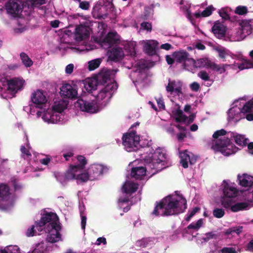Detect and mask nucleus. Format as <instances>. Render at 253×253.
Wrapping results in <instances>:
<instances>
[{
    "label": "nucleus",
    "mask_w": 253,
    "mask_h": 253,
    "mask_svg": "<svg viewBox=\"0 0 253 253\" xmlns=\"http://www.w3.org/2000/svg\"><path fill=\"white\" fill-rule=\"evenodd\" d=\"M174 59L178 63L191 61L192 58H188L189 53L186 51L174 52L172 54Z\"/></svg>",
    "instance_id": "23"
},
{
    "label": "nucleus",
    "mask_w": 253,
    "mask_h": 253,
    "mask_svg": "<svg viewBox=\"0 0 253 253\" xmlns=\"http://www.w3.org/2000/svg\"><path fill=\"white\" fill-rule=\"evenodd\" d=\"M82 171L83 170H80V172H77L76 180L78 182H85L90 180V176L88 171L82 172Z\"/></svg>",
    "instance_id": "39"
},
{
    "label": "nucleus",
    "mask_w": 253,
    "mask_h": 253,
    "mask_svg": "<svg viewBox=\"0 0 253 253\" xmlns=\"http://www.w3.org/2000/svg\"><path fill=\"white\" fill-rule=\"evenodd\" d=\"M179 156L180 158V163L184 168L186 169L188 167V162L191 164H192V162L190 160V156L188 154V151L185 150L183 152L180 153Z\"/></svg>",
    "instance_id": "29"
},
{
    "label": "nucleus",
    "mask_w": 253,
    "mask_h": 253,
    "mask_svg": "<svg viewBox=\"0 0 253 253\" xmlns=\"http://www.w3.org/2000/svg\"><path fill=\"white\" fill-rule=\"evenodd\" d=\"M253 68V61L250 62L249 60H245V62L239 66L240 70Z\"/></svg>",
    "instance_id": "46"
},
{
    "label": "nucleus",
    "mask_w": 253,
    "mask_h": 253,
    "mask_svg": "<svg viewBox=\"0 0 253 253\" xmlns=\"http://www.w3.org/2000/svg\"><path fill=\"white\" fill-rule=\"evenodd\" d=\"M5 6L7 13L13 17H18L23 8L21 1L18 0H9Z\"/></svg>",
    "instance_id": "9"
},
{
    "label": "nucleus",
    "mask_w": 253,
    "mask_h": 253,
    "mask_svg": "<svg viewBox=\"0 0 253 253\" xmlns=\"http://www.w3.org/2000/svg\"><path fill=\"white\" fill-rule=\"evenodd\" d=\"M123 145L127 152L136 151L140 147V137L133 130L123 134Z\"/></svg>",
    "instance_id": "4"
},
{
    "label": "nucleus",
    "mask_w": 253,
    "mask_h": 253,
    "mask_svg": "<svg viewBox=\"0 0 253 253\" xmlns=\"http://www.w3.org/2000/svg\"><path fill=\"white\" fill-rule=\"evenodd\" d=\"M100 58H96L88 62V69L89 71H93L97 68L101 63Z\"/></svg>",
    "instance_id": "40"
},
{
    "label": "nucleus",
    "mask_w": 253,
    "mask_h": 253,
    "mask_svg": "<svg viewBox=\"0 0 253 253\" xmlns=\"http://www.w3.org/2000/svg\"><path fill=\"white\" fill-rule=\"evenodd\" d=\"M20 57L22 63L25 67H30L33 65V61L26 53L21 52L20 54Z\"/></svg>",
    "instance_id": "37"
},
{
    "label": "nucleus",
    "mask_w": 253,
    "mask_h": 253,
    "mask_svg": "<svg viewBox=\"0 0 253 253\" xmlns=\"http://www.w3.org/2000/svg\"><path fill=\"white\" fill-rule=\"evenodd\" d=\"M141 26L146 30L151 31L152 30V25L150 23L143 22L141 24Z\"/></svg>",
    "instance_id": "57"
},
{
    "label": "nucleus",
    "mask_w": 253,
    "mask_h": 253,
    "mask_svg": "<svg viewBox=\"0 0 253 253\" xmlns=\"http://www.w3.org/2000/svg\"><path fill=\"white\" fill-rule=\"evenodd\" d=\"M249 206V204L246 202L237 203L231 207V211L233 212H237L240 211L246 210Z\"/></svg>",
    "instance_id": "35"
},
{
    "label": "nucleus",
    "mask_w": 253,
    "mask_h": 253,
    "mask_svg": "<svg viewBox=\"0 0 253 253\" xmlns=\"http://www.w3.org/2000/svg\"><path fill=\"white\" fill-rule=\"evenodd\" d=\"M235 12L240 15H245L248 12V8L246 6H238L236 8Z\"/></svg>",
    "instance_id": "44"
},
{
    "label": "nucleus",
    "mask_w": 253,
    "mask_h": 253,
    "mask_svg": "<svg viewBox=\"0 0 253 253\" xmlns=\"http://www.w3.org/2000/svg\"><path fill=\"white\" fill-rule=\"evenodd\" d=\"M230 137H233L235 143L241 146H245L247 142H246V139L244 136L241 134L235 135L233 132H231L230 134Z\"/></svg>",
    "instance_id": "33"
},
{
    "label": "nucleus",
    "mask_w": 253,
    "mask_h": 253,
    "mask_svg": "<svg viewBox=\"0 0 253 253\" xmlns=\"http://www.w3.org/2000/svg\"><path fill=\"white\" fill-rule=\"evenodd\" d=\"M221 253H237L236 248L233 247H224L221 250Z\"/></svg>",
    "instance_id": "50"
},
{
    "label": "nucleus",
    "mask_w": 253,
    "mask_h": 253,
    "mask_svg": "<svg viewBox=\"0 0 253 253\" xmlns=\"http://www.w3.org/2000/svg\"><path fill=\"white\" fill-rule=\"evenodd\" d=\"M46 0H31L33 7H38L45 4Z\"/></svg>",
    "instance_id": "53"
},
{
    "label": "nucleus",
    "mask_w": 253,
    "mask_h": 253,
    "mask_svg": "<svg viewBox=\"0 0 253 253\" xmlns=\"http://www.w3.org/2000/svg\"><path fill=\"white\" fill-rule=\"evenodd\" d=\"M228 65L220 64L218 65L214 62H211L209 69H211L213 71H215L219 74L224 73L226 71L225 66H228Z\"/></svg>",
    "instance_id": "36"
},
{
    "label": "nucleus",
    "mask_w": 253,
    "mask_h": 253,
    "mask_svg": "<svg viewBox=\"0 0 253 253\" xmlns=\"http://www.w3.org/2000/svg\"><path fill=\"white\" fill-rule=\"evenodd\" d=\"M80 2L79 7L83 10H88L90 7V4L88 1H79Z\"/></svg>",
    "instance_id": "52"
},
{
    "label": "nucleus",
    "mask_w": 253,
    "mask_h": 253,
    "mask_svg": "<svg viewBox=\"0 0 253 253\" xmlns=\"http://www.w3.org/2000/svg\"><path fill=\"white\" fill-rule=\"evenodd\" d=\"M191 89L194 91H197L200 88V84L197 82H193L190 85Z\"/></svg>",
    "instance_id": "61"
},
{
    "label": "nucleus",
    "mask_w": 253,
    "mask_h": 253,
    "mask_svg": "<svg viewBox=\"0 0 253 253\" xmlns=\"http://www.w3.org/2000/svg\"><path fill=\"white\" fill-rule=\"evenodd\" d=\"M203 223V222L202 219H199L196 223H191L186 227V228H185V230H186V233L188 234L191 233V232H189L187 230L194 229L196 231L198 230L202 226Z\"/></svg>",
    "instance_id": "38"
},
{
    "label": "nucleus",
    "mask_w": 253,
    "mask_h": 253,
    "mask_svg": "<svg viewBox=\"0 0 253 253\" xmlns=\"http://www.w3.org/2000/svg\"><path fill=\"white\" fill-rule=\"evenodd\" d=\"M97 85L98 84L95 78L86 79L84 84V88L88 92L96 90Z\"/></svg>",
    "instance_id": "25"
},
{
    "label": "nucleus",
    "mask_w": 253,
    "mask_h": 253,
    "mask_svg": "<svg viewBox=\"0 0 253 253\" xmlns=\"http://www.w3.org/2000/svg\"><path fill=\"white\" fill-rule=\"evenodd\" d=\"M81 225L82 228L84 230L85 229L86 222V217L85 215H84L82 212H81Z\"/></svg>",
    "instance_id": "60"
},
{
    "label": "nucleus",
    "mask_w": 253,
    "mask_h": 253,
    "mask_svg": "<svg viewBox=\"0 0 253 253\" xmlns=\"http://www.w3.org/2000/svg\"><path fill=\"white\" fill-rule=\"evenodd\" d=\"M59 218L55 213L48 212L44 214L39 221H36V227L39 231L42 230V227L48 223L46 228H55L60 226Z\"/></svg>",
    "instance_id": "5"
},
{
    "label": "nucleus",
    "mask_w": 253,
    "mask_h": 253,
    "mask_svg": "<svg viewBox=\"0 0 253 253\" xmlns=\"http://www.w3.org/2000/svg\"><path fill=\"white\" fill-rule=\"evenodd\" d=\"M191 61L195 68H206L207 69L210 68L211 62L207 58H201L196 61L194 59H191Z\"/></svg>",
    "instance_id": "26"
},
{
    "label": "nucleus",
    "mask_w": 253,
    "mask_h": 253,
    "mask_svg": "<svg viewBox=\"0 0 253 253\" xmlns=\"http://www.w3.org/2000/svg\"><path fill=\"white\" fill-rule=\"evenodd\" d=\"M175 84V82H169L168 85L166 87V90L168 92L172 93L174 92V86Z\"/></svg>",
    "instance_id": "58"
},
{
    "label": "nucleus",
    "mask_w": 253,
    "mask_h": 253,
    "mask_svg": "<svg viewBox=\"0 0 253 253\" xmlns=\"http://www.w3.org/2000/svg\"><path fill=\"white\" fill-rule=\"evenodd\" d=\"M158 45V42L156 41H152L145 44L144 48L145 52L149 56H153L156 54V48Z\"/></svg>",
    "instance_id": "20"
},
{
    "label": "nucleus",
    "mask_w": 253,
    "mask_h": 253,
    "mask_svg": "<svg viewBox=\"0 0 253 253\" xmlns=\"http://www.w3.org/2000/svg\"><path fill=\"white\" fill-rule=\"evenodd\" d=\"M174 115L176 116L175 120L177 122H185L188 119V117L183 115V112L180 109L176 110Z\"/></svg>",
    "instance_id": "42"
},
{
    "label": "nucleus",
    "mask_w": 253,
    "mask_h": 253,
    "mask_svg": "<svg viewBox=\"0 0 253 253\" xmlns=\"http://www.w3.org/2000/svg\"><path fill=\"white\" fill-rule=\"evenodd\" d=\"M214 9V7L212 5H210L207 7L204 11L201 13L200 12H195L194 14V16L196 18H200V17H206L210 16L212 12V11Z\"/></svg>",
    "instance_id": "31"
},
{
    "label": "nucleus",
    "mask_w": 253,
    "mask_h": 253,
    "mask_svg": "<svg viewBox=\"0 0 253 253\" xmlns=\"http://www.w3.org/2000/svg\"><path fill=\"white\" fill-rule=\"evenodd\" d=\"M217 51L218 53V56L220 58H225L226 53L224 49H218Z\"/></svg>",
    "instance_id": "62"
},
{
    "label": "nucleus",
    "mask_w": 253,
    "mask_h": 253,
    "mask_svg": "<svg viewBox=\"0 0 253 253\" xmlns=\"http://www.w3.org/2000/svg\"><path fill=\"white\" fill-rule=\"evenodd\" d=\"M187 208V201L182 196L175 198L169 195L156 202L151 213L156 216L175 215L184 212Z\"/></svg>",
    "instance_id": "1"
},
{
    "label": "nucleus",
    "mask_w": 253,
    "mask_h": 253,
    "mask_svg": "<svg viewBox=\"0 0 253 253\" xmlns=\"http://www.w3.org/2000/svg\"><path fill=\"white\" fill-rule=\"evenodd\" d=\"M245 250L251 253H253V238L246 245Z\"/></svg>",
    "instance_id": "56"
},
{
    "label": "nucleus",
    "mask_w": 253,
    "mask_h": 253,
    "mask_svg": "<svg viewBox=\"0 0 253 253\" xmlns=\"http://www.w3.org/2000/svg\"><path fill=\"white\" fill-rule=\"evenodd\" d=\"M146 167H134L131 170V176L136 179H141L146 174Z\"/></svg>",
    "instance_id": "18"
},
{
    "label": "nucleus",
    "mask_w": 253,
    "mask_h": 253,
    "mask_svg": "<svg viewBox=\"0 0 253 253\" xmlns=\"http://www.w3.org/2000/svg\"><path fill=\"white\" fill-rule=\"evenodd\" d=\"M6 248L9 253H21L20 248L17 246H9Z\"/></svg>",
    "instance_id": "51"
},
{
    "label": "nucleus",
    "mask_w": 253,
    "mask_h": 253,
    "mask_svg": "<svg viewBox=\"0 0 253 253\" xmlns=\"http://www.w3.org/2000/svg\"><path fill=\"white\" fill-rule=\"evenodd\" d=\"M212 31L215 36L219 38L224 37L226 33L224 26L219 22L214 23L212 27Z\"/></svg>",
    "instance_id": "22"
},
{
    "label": "nucleus",
    "mask_w": 253,
    "mask_h": 253,
    "mask_svg": "<svg viewBox=\"0 0 253 253\" xmlns=\"http://www.w3.org/2000/svg\"><path fill=\"white\" fill-rule=\"evenodd\" d=\"M241 112L247 113L246 118L248 121L253 120V102L246 103L241 110Z\"/></svg>",
    "instance_id": "19"
},
{
    "label": "nucleus",
    "mask_w": 253,
    "mask_h": 253,
    "mask_svg": "<svg viewBox=\"0 0 253 253\" xmlns=\"http://www.w3.org/2000/svg\"><path fill=\"white\" fill-rule=\"evenodd\" d=\"M31 101L36 107L42 109L43 104H45L47 100L45 95L43 94V92L38 89L32 94Z\"/></svg>",
    "instance_id": "10"
},
{
    "label": "nucleus",
    "mask_w": 253,
    "mask_h": 253,
    "mask_svg": "<svg viewBox=\"0 0 253 253\" xmlns=\"http://www.w3.org/2000/svg\"><path fill=\"white\" fill-rule=\"evenodd\" d=\"M10 182L15 192L22 191L23 185L18 179L13 177L10 179Z\"/></svg>",
    "instance_id": "32"
},
{
    "label": "nucleus",
    "mask_w": 253,
    "mask_h": 253,
    "mask_svg": "<svg viewBox=\"0 0 253 253\" xmlns=\"http://www.w3.org/2000/svg\"><path fill=\"white\" fill-rule=\"evenodd\" d=\"M166 153L161 149L158 148L153 154L151 161L147 164L146 167L148 169L155 170L154 173L158 172L166 168Z\"/></svg>",
    "instance_id": "3"
},
{
    "label": "nucleus",
    "mask_w": 253,
    "mask_h": 253,
    "mask_svg": "<svg viewBox=\"0 0 253 253\" xmlns=\"http://www.w3.org/2000/svg\"><path fill=\"white\" fill-rule=\"evenodd\" d=\"M104 167L99 164H92L87 169L90 180L96 179L99 175L102 174Z\"/></svg>",
    "instance_id": "12"
},
{
    "label": "nucleus",
    "mask_w": 253,
    "mask_h": 253,
    "mask_svg": "<svg viewBox=\"0 0 253 253\" xmlns=\"http://www.w3.org/2000/svg\"><path fill=\"white\" fill-rule=\"evenodd\" d=\"M117 87V83L115 82H111L105 84V87L102 89L108 94V97L110 98L113 93L112 92L116 90Z\"/></svg>",
    "instance_id": "30"
},
{
    "label": "nucleus",
    "mask_w": 253,
    "mask_h": 253,
    "mask_svg": "<svg viewBox=\"0 0 253 253\" xmlns=\"http://www.w3.org/2000/svg\"><path fill=\"white\" fill-rule=\"evenodd\" d=\"M138 184L130 181H126L123 185L122 190L124 193L131 194L137 191Z\"/></svg>",
    "instance_id": "24"
},
{
    "label": "nucleus",
    "mask_w": 253,
    "mask_h": 253,
    "mask_svg": "<svg viewBox=\"0 0 253 253\" xmlns=\"http://www.w3.org/2000/svg\"><path fill=\"white\" fill-rule=\"evenodd\" d=\"M107 96H108V94L102 89L97 95L96 99L98 101H100L103 100Z\"/></svg>",
    "instance_id": "54"
},
{
    "label": "nucleus",
    "mask_w": 253,
    "mask_h": 253,
    "mask_svg": "<svg viewBox=\"0 0 253 253\" xmlns=\"http://www.w3.org/2000/svg\"><path fill=\"white\" fill-rule=\"evenodd\" d=\"M36 225H32L30 228H28L27 232H26V236L27 237H31L33 236L34 235L35 233V227Z\"/></svg>",
    "instance_id": "59"
},
{
    "label": "nucleus",
    "mask_w": 253,
    "mask_h": 253,
    "mask_svg": "<svg viewBox=\"0 0 253 253\" xmlns=\"http://www.w3.org/2000/svg\"><path fill=\"white\" fill-rule=\"evenodd\" d=\"M20 150L22 153V156L24 159H25L26 157L29 158L31 157L32 155L30 152L24 146H21Z\"/></svg>",
    "instance_id": "48"
},
{
    "label": "nucleus",
    "mask_w": 253,
    "mask_h": 253,
    "mask_svg": "<svg viewBox=\"0 0 253 253\" xmlns=\"http://www.w3.org/2000/svg\"><path fill=\"white\" fill-rule=\"evenodd\" d=\"M226 131L221 129L214 132L212 137L215 139L212 140L211 148L215 152H220L225 156H229L235 154L238 150V148L231 142L230 139L224 135Z\"/></svg>",
    "instance_id": "2"
},
{
    "label": "nucleus",
    "mask_w": 253,
    "mask_h": 253,
    "mask_svg": "<svg viewBox=\"0 0 253 253\" xmlns=\"http://www.w3.org/2000/svg\"><path fill=\"white\" fill-rule=\"evenodd\" d=\"M61 228V226L56 227L55 228H46V230L49 232L47 241L49 243H53L60 240L61 237L59 231Z\"/></svg>",
    "instance_id": "13"
},
{
    "label": "nucleus",
    "mask_w": 253,
    "mask_h": 253,
    "mask_svg": "<svg viewBox=\"0 0 253 253\" xmlns=\"http://www.w3.org/2000/svg\"><path fill=\"white\" fill-rule=\"evenodd\" d=\"M95 79L97 81L98 85L102 84L105 85L108 83L111 82L110 75L108 72L99 73L95 78Z\"/></svg>",
    "instance_id": "21"
},
{
    "label": "nucleus",
    "mask_w": 253,
    "mask_h": 253,
    "mask_svg": "<svg viewBox=\"0 0 253 253\" xmlns=\"http://www.w3.org/2000/svg\"><path fill=\"white\" fill-rule=\"evenodd\" d=\"M24 81L22 80L14 78L7 81V89L13 93L21 89L23 85Z\"/></svg>",
    "instance_id": "14"
},
{
    "label": "nucleus",
    "mask_w": 253,
    "mask_h": 253,
    "mask_svg": "<svg viewBox=\"0 0 253 253\" xmlns=\"http://www.w3.org/2000/svg\"><path fill=\"white\" fill-rule=\"evenodd\" d=\"M158 106L160 109H165V105L162 97H159L156 99Z\"/></svg>",
    "instance_id": "55"
},
{
    "label": "nucleus",
    "mask_w": 253,
    "mask_h": 253,
    "mask_svg": "<svg viewBox=\"0 0 253 253\" xmlns=\"http://www.w3.org/2000/svg\"><path fill=\"white\" fill-rule=\"evenodd\" d=\"M232 198H227L224 196L222 197L221 199V203L223 207L226 209L230 208L233 205L234 201L231 199Z\"/></svg>",
    "instance_id": "41"
},
{
    "label": "nucleus",
    "mask_w": 253,
    "mask_h": 253,
    "mask_svg": "<svg viewBox=\"0 0 253 253\" xmlns=\"http://www.w3.org/2000/svg\"><path fill=\"white\" fill-rule=\"evenodd\" d=\"M239 184L243 187H251L253 184V176L247 174L238 175Z\"/></svg>",
    "instance_id": "17"
},
{
    "label": "nucleus",
    "mask_w": 253,
    "mask_h": 253,
    "mask_svg": "<svg viewBox=\"0 0 253 253\" xmlns=\"http://www.w3.org/2000/svg\"><path fill=\"white\" fill-rule=\"evenodd\" d=\"M225 214L224 211L222 209L215 208L213 211V215L214 217L220 218L224 216Z\"/></svg>",
    "instance_id": "45"
},
{
    "label": "nucleus",
    "mask_w": 253,
    "mask_h": 253,
    "mask_svg": "<svg viewBox=\"0 0 253 253\" xmlns=\"http://www.w3.org/2000/svg\"><path fill=\"white\" fill-rule=\"evenodd\" d=\"M45 250L44 244L43 243H39L33 250L32 253H44Z\"/></svg>",
    "instance_id": "47"
},
{
    "label": "nucleus",
    "mask_w": 253,
    "mask_h": 253,
    "mask_svg": "<svg viewBox=\"0 0 253 253\" xmlns=\"http://www.w3.org/2000/svg\"><path fill=\"white\" fill-rule=\"evenodd\" d=\"M206 237L203 238V240L205 242H208L211 239H216L219 236V235L214 233L213 232H210L206 233Z\"/></svg>",
    "instance_id": "43"
},
{
    "label": "nucleus",
    "mask_w": 253,
    "mask_h": 253,
    "mask_svg": "<svg viewBox=\"0 0 253 253\" xmlns=\"http://www.w3.org/2000/svg\"><path fill=\"white\" fill-rule=\"evenodd\" d=\"M102 42L111 46L120 43L119 36L116 32H109L103 40Z\"/></svg>",
    "instance_id": "16"
},
{
    "label": "nucleus",
    "mask_w": 253,
    "mask_h": 253,
    "mask_svg": "<svg viewBox=\"0 0 253 253\" xmlns=\"http://www.w3.org/2000/svg\"><path fill=\"white\" fill-rule=\"evenodd\" d=\"M89 37V30L88 27L82 24L76 27L75 29V39L77 41L81 42L88 39Z\"/></svg>",
    "instance_id": "11"
},
{
    "label": "nucleus",
    "mask_w": 253,
    "mask_h": 253,
    "mask_svg": "<svg viewBox=\"0 0 253 253\" xmlns=\"http://www.w3.org/2000/svg\"><path fill=\"white\" fill-rule=\"evenodd\" d=\"M75 106L82 111L90 114L96 113L99 111L98 105L95 101L88 102L83 99H79L75 103Z\"/></svg>",
    "instance_id": "7"
},
{
    "label": "nucleus",
    "mask_w": 253,
    "mask_h": 253,
    "mask_svg": "<svg viewBox=\"0 0 253 253\" xmlns=\"http://www.w3.org/2000/svg\"><path fill=\"white\" fill-rule=\"evenodd\" d=\"M124 56V51L120 47L113 48L108 53L109 60L114 62L122 60Z\"/></svg>",
    "instance_id": "15"
},
{
    "label": "nucleus",
    "mask_w": 253,
    "mask_h": 253,
    "mask_svg": "<svg viewBox=\"0 0 253 253\" xmlns=\"http://www.w3.org/2000/svg\"><path fill=\"white\" fill-rule=\"evenodd\" d=\"M77 159L78 164L73 166L77 168L79 171L83 170L84 169L85 166L87 164V160L84 156L82 155L78 156Z\"/></svg>",
    "instance_id": "34"
},
{
    "label": "nucleus",
    "mask_w": 253,
    "mask_h": 253,
    "mask_svg": "<svg viewBox=\"0 0 253 253\" xmlns=\"http://www.w3.org/2000/svg\"><path fill=\"white\" fill-rule=\"evenodd\" d=\"M238 190L236 188L230 186L228 184L224 186L223 196L227 198H234L237 196Z\"/></svg>",
    "instance_id": "27"
},
{
    "label": "nucleus",
    "mask_w": 253,
    "mask_h": 253,
    "mask_svg": "<svg viewBox=\"0 0 253 253\" xmlns=\"http://www.w3.org/2000/svg\"><path fill=\"white\" fill-rule=\"evenodd\" d=\"M11 193L9 186L5 183H0V210H7L11 203Z\"/></svg>",
    "instance_id": "6"
},
{
    "label": "nucleus",
    "mask_w": 253,
    "mask_h": 253,
    "mask_svg": "<svg viewBox=\"0 0 253 253\" xmlns=\"http://www.w3.org/2000/svg\"><path fill=\"white\" fill-rule=\"evenodd\" d=\"M80 171L73 165L70 166L69 169L67 171L65 174V178L66 180H70L76 179L77 175V172Z\"/></svg>",
    "instance_id": "28"
},
{
    "label": "nucleus",
    "mask_w": 253,
    "mask_h": 253,
    "mask_svg": "<svg viewBox=\"0 0 253 253\" xmlns=\"http://www.w3.org/2000/svg\"><path fill=\"white\" fill-rule=\"evenodd\" d=\"M74 70V65L73 64H70L66 67L65 71L67 74H71Z\"/></svg>",
    "instance_id": "63"
},
{
    "label": "nucleus",
    "mask_w": 253,
    "mask_h": 253,
    "mask_svg": "<svg viewBox=\"0 0 253 253\" xmlns=\"http://www.w3.org/2000/svg\"><path fill=\"white\" fill-rule=\"evenodd\" d=\"M198 77L205 81H208L210 79V77L208 74L205 71H200L198 74Z\"/></svg>",
    "instance_id": "49"
},
{
    "label": "nucleus",
    "mask_w": 253,
    "mask_h": 253,
    "mask_svg": "<svg viewBox=\"0 0 253 253\" xmlns=\"http://www.w3.org/2000/svg\"><path fill=\"white\" fill-rule=\"evenodd\" d=\"M66 107V105H61V104H57L54 107V109L56 110L57 112H62Z\"/></svg>",
    "instance_id": "64"
},
{
    "label": "nucleus",
    "mask_w": 253,
    "mask_h": 253,
    "mask_svg": "<svg viewBox=\"0 0 253 253\" xmlns=\"http://www.w3.org/2000/svg\"><path fill=\"white\" fill-rule=\"evenodd\" d=\"M60 94L63 98L74 99L78 97L77 85L63 83L60 87Z\"/></svg>",
    "instance_id": "8"
}]
</instances>
